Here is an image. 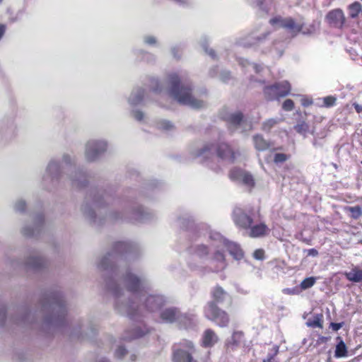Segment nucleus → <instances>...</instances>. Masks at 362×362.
Listing matches in <instances>:
<instances>
[{
	"instance_id": "obj_8",
	"label": "nucleus",
	"mask_w": 362,
	"mask_h": 362,
	"mask_svg": "<svg viewBox=\"0 0 362 362\" xmlns=\"http://www.w3.org/2000/svg\"><path fill=\"white\" fill-rule=\"evenodd\" d=\"M211 300L209 302H213L215 305L222 304L226 303L228 306L233 305L232 296L226 291L221 286L216 285L210 292Z\"/></svg>"
},
{
	"instance_id": "obj_5",
	"label": "nucleus",
	"mask_w": 362,
	"mask_h": 362,
	"mask_svg": "<svg viewBox=\"0 0 362 362\" xmlns=\"http://www.w3.org/2000/svg\"><path fill=\"white\" fill-rule=\"evenodd\" d=\"M179 345L182 348H173L172 356L173 362H197L192 356L195 349L192 341L184 340L182 342H180Z\"/></svg>"
},
{
	"instance_id": "obj_2",
	"label": "nucleus",
	"mask_w": 362,
	"mask_h": 362,
	"mask_svg": "<svg viewBox=\"0 0 362 362\" xmlns=\"http://www.w3.org/2000/svg\"><path fill=\"white\" fill-rule=\"evenodd\" d=\"M215 154L221 160L233 163L239 152L226 142L206 143L195 152V156L203 160L211 159Z\"/></svg>"
},
{
	"instance_id": "obj_61",
	"label": "nucleus",
	"mask_w": 362,
	"mask_h": 362,
	"mask_svg": "<svg viewBox=\"0 0 362 362\" xmlns=\"http://www.w3.org/2000/svg\"><path fill=\"white\" fill-rule=\"evenodd\" d=\"M4 0H0V4H1L3 2Z\"/></svg>"
},
{
	"instance_id": "obj_7",
	"label": "nucleus",
	"mask_w": 362,
	"mask_h": 362,
	"mask_svg": "<svg viewBox=\"0 0 362 362\" xmlns=\"http://www.w3.org/2000/svg\"><path fill=\"white\" fill-rule=\"evenodd\" d=\"M107 149V144L105 141H89L86 145V157L88 161L95 160L100 154Z\"/></svg>"
},
{
	"instance_id": "obj_57",
	"label": "nucleus",
	"mask_w": 362,
	"mask_h": 362,
	"mask_svg": "<svg viewBox=\"0 0 362 362\" xmlns=\"http://www.w3.org/2000/svg\"><path fill=\"white\" fill-rule=\"evenodd\" d=\"M136 314L132 312L128 313V315L130 317V318H133Z\"/></svg>"
},
{
	"instance_id": "obj_31",
	"label": "nucleus",
	"mask_w": 362,
	"mask_h": 362,
	"mask_svg": "<svg viewBox=\"0 0 362 362\" xmlns=\"http://www.w3.org/2000/svg\"><path fill=\"white\" fill-rule=\"evenodd\" d=\"M337 98L333 95H328L323 98V104L321 105L324 107H331L336 105Z\"/></svg>"
},
{
	"instance_id": "obj_12",
	"label": "nucleus",
	"mask_w": 362,
	"mask_h": 362,
	"mask_svg": "<svg viewBox=\"0 0 362 362\" xmlns=\"http://www.w3.org/2000/svg\"><path fill=\"white\" fill-rule=\"evenodd\" d=\"M249 236L252 238H262L267 235L270 231L268 226L264 222L257 224H251L249 228Z\"/></svg>"
},
{
	"instance_id": "obj_42",
	"label": "nucleus",
	"mask_w": 362,
	"mask_h": 362,
	"mask_svg": "<svg viewBox=\"0 0 362 362\" xmlns=\"http://www.w3.org/2000/svg\"><path fill=\"white\" fill-rule=\"evenodd\" d=\"M284 18H281V16H276L274 18H272L269 20V23L272 25H275L276 24H280L281 27H282V21Z\"/></svg>"
},
{
	"instance_id": "obj_36",
	"label": "nucleus",
	"mask_w": 362,
	"mask_h": 362,
	"mask_svg": "<svg viewBox=\"0 0 362 362\" xmlns=\"http://www.w3.org/2000/svg\"><path fill=\"white\" fill-rule=\"evenodd\" d=\"M151 88H152L153 91L155 93L160 92L163 89L159 81L155 78H153L151 80Z\"/></svg>"
},
{
	"instance_id": "obj_3",
	"label": "nucleus",
	"mask_w": 362,
	"mask_h": 362,
	"mask_svg": "<svg viewBox=\"0 0 362 362\" xmlns=\"http://www.w3.org/2000/svg\"><path fill=\"white\" fill-rule=\"evenodd\" d=\"M204 317L220 327H226L230 323V315L213 302H207L204 307Z\"/></svg>"
},
{
	"instance_id": "obj_17",
	"label": "nucleus",
	"mask_w": 362,
	"mask_h": 362,
	"mask_svg": "<svg viewBox=\"0 0 362 362\" xmlns=\"http://www.w3.org/2000/svg\"><path fill=\"white\" fill-rule=\"evenodd\" d=\"M344 275L349 281L358 283L362 282V269L358 266H354L350 272H344Z\"/></svg>"
},
{
	"instance_id": "obj_14",
	"label": "nucleus",
	"mask_w": 362,
	"mask_h": 362,
	"mask_svg": "<svg viewBox=\"0 0 362 362\" xmlns=\"http://www.w3.org/2000/svg\"><path fill=\"white\" fill-rule=\"evenodd\" d=\"M124 281L128 291L136 293L140 290L141 281L136 276L128 273L124 277Z\"/></svg>"
},
{
	"instance_id": "obj_59",
	"label": "nucleus",
	"mask_w": 362,
	"mask_h": 362,
	"mask_svg": "<svg viewBox=\"0 0 362 362\" xmlns=\"http://www.w3.org/2000/svg\"><path fill=\"white\" fill-rule=\"evenodd\" d=\"M2 313H3V317H4V318H5V316H6V315H5V310H4L2 311Z\"/></svg>"
},
{
	"instance_id": "obj_18",
	"label": "nucleus",
	"mask_w": 362,
	"mask_h": 362,
	"mask_svg": "<svg viewBox=\"0 0 362 362\" xmlns=\"http://www.w3.org/2000/svg\"><path fill=\"white\" fill-rule=\"evenodd\" d=\"M337 340L339 341L336 345L334 351V356L336 358H343L348 356L347 346L341 337H338Z\"/></svg>"
},
{
	"instance_id": "obj_9",
	"label": "nucleus",
	"mask_w": 362,
	"mask_h": 362,
	"mask_svg": "<svg viewBox=\"0 0 362 362\" xmlns=\"http://www.w3.org/2000/svg\"><path fill=\"white\" fill-rule=\"evenodd\" d=\"M325 18L329 25L337 28H341L346 21L344 12L340 8H335L329 11Z\"/></svg>"
},
{
	"instance_id": "obj_47",
	"label": "nucleus",
	"mask_w": 362,
	"mask_h": 362,
	"mask_svg": "<svg viewBox=\"0 0 362 362\" xmlns=\"http://www.w3.org/2000/svg\"><path fill=\"white\" fill-rule=\"evenodd\" d=\"M308 256L317 257L318 255V251L315 248H311L306 250Z\"/></svg>"
},
{
	"instance_id": "obj_35",
	"label": "nucleus",
	"mask_w": 362,
	"mask_h": 362,
	"mask_svg": "<svg viewBox=\"0 0 362 362\" xmlns=\"http://www.w3.org/2000/svg\"><path fill=\"white\" fill-rule=\"evenodd\" d=\"M294 102L291 99H286L282 104V108L285 111H291L294 109Z\"/></svg>"
},
{
	"instance_id": "obj_46",
	"label": "nucleus",
	"mask_w": 362,
	"mask_h": 362,
	"mask_svg": "<svg viewBox=\"0 0 362 362\" xmlns=\"http://www.w3.org/2000/svg\"><path fill=\"white\" fill-rule=\"evenodd\" d=\"M343 326V322L337 323V322H331L329 327L335 332L340 329Z\"/></svg>"
},
{
	"instance_id": "obj_50",
	"label": "nucleus",
	"mask_w": 362,
	"mask_h": 362,
	"mask_svg": "<svg viewBox=\"0 0 362 362\" xmlns=\"http://www.w3.org/2000/svg\"><path fill=\"white\" fill-rule=\"evenodd\" d=\"M6 32V25L4 24H0V40L4 36Z\"/></svg>"
},
{
	"instance_id": "obj_60",
	"label": "nucleus",
	"mask_w": 362,
	"mask_h": 362,
	"mask_svg": "<svg viewBox=\"0 0 362 362\" xmlns=\"http://www.w3.org/2000/svg\"><path fill=\"white\" fill-rule=\"evenodd\" d=\"M148 309L150 311H153V307H151V308H148Z\"/></svg>"
},
{
	"instance_id": "obj_4",
	"label": "nucleus",
	"mask_w": 362,
	"mask_h": 362,
	"mask_svg": "<svg viewBox=\"0 0 362 362\" xmlns=\"http://www.w3.org/2000/svg\"><path fill=\"white\" fill-rule=\"evenodd\" d=\"M262 91L267 101L278 100L290 94L291 86L288 81H282L265 86Z\"/></svg>"
},
{
	"instance_id": "obj_22",
	"label": "nucleus",
	"mask_w": 362,
	"mask_h": 362,
	"mask_svg": "<svg viewBox=\"0 0 362 362\" xmlns=\"http://www.w3.org/2000/svg\"><path fill=\"white\" fill-rule=\"evenodd\" d=\"M306 325L308 327L322 329L323 327V315L322 313L315 315L312 319H309L306 322Z\"/></svg>"
},
{
	"instance_id": "obj_20",
	"label": "nucleus",
	"mask_w": 362,
	"mask_h": 362,
	"mask_svg": "<svg viewBox=\"0 0 362 362\" xmlns=\"http://www.w3.org/2000/svg\"><path fill=\"white\" fill-rule=\"evenodd\" d=\"M212 261L217 262L218 265L214 269V272H218L219 270L223 269L226 266V258L224 254L221 251H216L211 259Z\"/></svg>"
},
{
	"instance_id": "obj_55",
	"label": "nucleus",
	"mask_w": 362,
	"mask_h": 362,
	"mask_svg": "<svg viewBox=\"0 0 362 362\" xmlns=\"http://www.w3.org/2000/svg\"><path fill=\"white\" fill-rule=\"evenodd\" d=\"M285 293L287 294H289V295H293L296 293L293 290L289 289V288L286 289Z\"/></svg>"
},
{
	"instance_id": "obj_38",
	"label": "nucleus",
	"mask_w": 362,
	"mask_h": 362,
	"mask_svg": "<svg viewBox=\"0 0 362 362\" xmlns=\"http://www.w3.org/2000/svg\"><path fill=\"white\" fill-rule=\"evenodd\" d=\"M144 97V90L143 89L138 90L137 95L132 98V102L135 104L139 103Z\"/></svg>"
},
{
	"instance_id": "obj_56",
	"label": "nucleus",
	"mask_w": 362,
	"mask_h": 362,
	"mask_svg": "<svg viewBox=\"0 0 362 362\" xmlns=\"http://www.w3.org/2000/svg\"><path fill=\"white\" fill-rule=\"evenodd\" d=\"M106 259H107V257H105L104 258H103V259L101 260V263H100L101 266L104 268H105Z\"/></svg>"
},
{
	"instance_id": "obj_62",
	"label": "nucleus",
	"mask_w": 362,
	"mask_h": 362,
	"mask_svg": "<svg viewBox=\"0 0 362 362\" xmlns=\"http://www.w3.org/2000/svg\"><path fill=\"white\" fill-rule=\"evenodd\" d=\"M361 163H362V161H361Z\"/></svg>"
},
{
	"instance_id": "obj_23",
	"label": "nucleus",
	"mask_w": 362,
	"mask_h": 362,
	"mask_svg": "<svg viewBox=\"0 0 362 362\" xmlns=\"http://www.w3.org/2000/svg\"><path fill=\"white\" fill-rule=\"evenodd\" d=\"M279 122L280 119L274 118H269L266 119L262 122L261 129L264 132H269L273 127L279 124Z\"/></svg>"
},
{
	"instance_id": "obj_30",
	"label": "nucleus",
	"mask_w": 362,
	"mask_h": 362,
	"mask_svg": "<svg viewBox=\"0 0 362 362\" xmlns=\"http://www.w3.org/2000/svg\"><path fill=\"white\" fill-rule=\"evenodd\" d=\"M316 282V279L313 276L308 277L303 279L300 284V288L301 290H306L308 288H311Z\"/></svg>"
},
{
	"instance_id": "obj_48",
	"label": "nucleus",
	"mask_w": 362,
	"mask_h": 362,
	"mask_svg": "<svg viewBox=\"0 0 362 362\" xmlns=\"http://www.w3.org/2000/svg\"><path fill=\"white\" fill-rule=\"evenodd\" d=\"M147 332H143V331H141L140 329L139 330H136L133 334V337L134 338H139V337H143L144 335L146 334Z\"/></svg>"
},
{
	"instance_id": "obj_25",
	"label": "nucleus",
	"mask_w": 362,
	"mask_h": 362,
	"mask_svg": "<svg viewBox=\"0 0 362 362\" xmlns=\"http://www.w3.org/2000/svg\"><path fill=\"white\" fill-rule=\"evenodd\" d=\"M131 245L127 242H117L113 245L115 252H127L130 250Z\"/></svg>"
},
{
	"instance_id": "obj_49",
	"label": "nucleus",
	"mask_w": 362,
	"mask_h": 362,
	"mask_svg": "<svg viewBox=\"0 0 362 362\" xmlns=\"http://www.w3.org/2000/svg\"><path fill=\"white\" fill-rule=\"evenodd\" d=\"M134 115V117L139 121H141L144 117L143 113L140 111H136Z\"/></svg>"
},
{
	"instance_id": "obj_29",
	"label": "nucleus",
	"mask_w": 362,
	"mask_h": 362,
	"mask_svg": "<svg viewBox=\"0 0 362 362\" xmlns=\"http://www.w3.org/2000/svg\"><path fill=\"white\" fill-rule=\"evenodd\" d=\"M194 253L199 257H204L209 254V250L205 245H199L194 248Z\"/></svg>"
},
{
	"instance_id": "obj_43",
	"label": "nucleus",
	"mask_w": 362,
	"mask_h": 362,
	"mask_svg": "<svg viewBox=\"0 0 362 362\" xmlns=\"http://www.w3.org/2000/svg\"><path fill=\"white\" fill-rule=\"evenodd\" d=\"M15 208L18 211H24L26 208V204L24 201H18L16 203Z\"/></svg>"
},
{
	"instance_id": "obj_16",
	"label": "nucleus",
	"mask_w": 362,
	"mask_h": 362,
	"mask_svg": "<svg viewBox=\"0 0 362 362\" xmlns=\"http://www.w3.org/2000/svg\"><path fill=\"white\" fill-rule=\"evenodd\" d=\"M243 119L244 116L241 112H237L223 117V119L228 122L229 128H238L243 122Z\"/></svg>"
},
{
	"instance_id": "obj_51",
	"label": "nucleus",
	"mask_w": 362,
	"mask_h": 362,
	"mask_svg": "<svg viewBox=\"0 0 362 362\" xmlns=\"http://www.w3.org/2000/svg\"><path fill=\"white\" fill-rule=\"evenodd\" d=\"M172 52H173V54L175 58H180V52L178 49L177 48H173L172 49Z\"/></svg>"
},
{
	"instance_id": "obj_41",
	"label": "nucleus",
	"mask_w": 362,
	"mask_h": 362,
	"mask_svg": "<svg viewBox=\"0 0 362 362\" xmlns=\"http://www.w3.org/2000/svg\"><path fill=\"white\" fill-rule=\"evenodd\" d=\"M43 259L41 257H35L33 261L29 262L33 267L37 268L42 266Z\"/></svg>"
},
{
	"instance_id": "obj_39",
	"label": "nucleus",
	"mask_w": 362,
	"mask_h": 362,
	"mask_svg": "<svg viewBox=\"0 0 362 362\" xmlns=\"http://www.w3.org/2000/svg\"><path fill=\"white\" fill-rule=\"evenodd\" d=\"M253 257L256 259L262 260L264 258V250L263 249H257L253 253Z\"/></svg>"
},
{
	"instance_id": "obj_19",
	"label": "nucleus",
	"mask_w": 362,
	"mask_h": 362,
	"mask_svg": "<svg viewBox=\"0 0 362 362\" xmlns=\"http://www.w3.org/2000/svg\"><path fill=\"white\" fill-rule=\"evenodd\" d=\"M244 341V332L243 331H234L232 334L230 340L227 346L233 347L239 346Z\"/></svg>"
},
{
	"instance_id": "obj_21",
	"label": "nucleus",
	"mask_w": 362,
	"mask_h": 362,
	"mask_svg": "<svg viewBox=\"0 0 362 362\" xmlns=\"http://www.w3.org/2000/svg\"><path fill=\"white\" fill-rule=\"evenodd\" d=\"M349 17L351 18H356L362 12V5L358 1H354L348 6Z\"/></svg>"
},
{
	"instance_id": "obj_26",
	"label": "nucleus",
	"mask_w": 362,
	"mask_h": 362,
	"mask_svg": "<svg viewBox=\"0 0 362 362\" xmlns=\"http://www.w3.org/2000/svg\"><path fill=\"white\" fill-rule=\"evenodd\" d=\"M245 171L239 168H232L228 174L229 178L233 181L240 180Z\"/></svg>"
},
{
	"instance_id": "obj_52",
	"label": "nucleus",
	"mask_w": 362,
	"mask_h": 362,
	"mask_svg": "<svg viewBox=\"0 0 362 362\" xmlns=\"http://www.w3.org/2000/svg\"><path fill=\"white\" fill-rule=\"evenodd\" d=\"M354 109L356 110V112L357 113H361L362 112V105L358 104V103H354Z\"/></svg>"
},
{
	"instance_id": "obj_1",
	"label": "nucleus",
	"mask_w": 362,
	"mask_h": 362,
	"mask_svg": "<svg viewBox=\"0 0 362 362\" xmlns=\"http://www.w3.org/2000/svg\"><path fill=\"white\" fill-rule=\"evenodd\" d=\"M166 86L169 95L182 105H187L193 108L199 109L204 107L202 100L192 95V88L190 83L182 81L176 73L167 76Z\"/></svg>"
},
{
	"instance_id": "obj_53",
	"label": "nucleus",
	"mask_w": 362,
	"mask_h": 362,
	"mask_svg": "<svg viewBox=\"0 0 362 362\" xmlns=\"http://www.w3.org/2000/svg\"><path fill=\"white\" fill-rule=\"evenodd\" d=\"M156 301V298L155 296H149L146 300L147 303H154Z\"/></svg>"
},
{
	"instance_id": "obj_45",
	"label": "nucleus",
	"mask_w": 362,
	"mask_h": 362,
	"mask_svg": "<svg viewBox=\"0 0 362 362\" xmlns=\"http://www.w3.org/2000/svg\"><path fill=\"white\" fill-rule=\"evenodd\" d=\"M144 42L148 45H153L156 43V39L153 36H146L144 38Z\"/></svg>"
},
{
	"instance_id": "obj_33",
	"label": "nucleus",
	"mask_w": 362,
	"mask_h": 362,
	"mask_svg": "<svg viewBox=\"0 0 362 362\" xmlns=\"http://www.w3.org/2000/svg\"><path fill=\"white\" fill-rule=\"evenodd\" d=\"M279 346H274L272 349V353L268 354L267 358L264 359L262 362H279L275 358L279 354Z\"/></svg>"
},
{
	"instance_id": "obj_11",
	"label": "nucleus",
	"mask_w": 362,
	"mask_h": 362,
	"mask_svg": "<svg viewBox=\"0 0 362 362\" xmlns=\"http://www.w3.org/2000/svg\"><path fill=\"white\" fill-rule=\"evenodd\" d=\"M160 318L163 321L168 323L175 322H181L187 318L186 315L180 313V310L175 308H169L163 310L160 313Z\"/></svg>"
},
{
	"instance_id": "obj_44",
	"label": "nucleus",
	"mask_w": 362,
	"mask_h": 362,
	"mask_svg": "<svg viewBox=\"0 0 362 362\" xmlns=\"http://www.w3.org/2000/svg\"><path fill=\"white\" fill-rule=\"evenodd\" d=\"M313 101L311 98L308 97H304L301 99V105L303 107H308L313 104Z\"/></svg>"
},
{
	"instance_id": "obj_6",
	"label": "nucleus",
	"mask_w": 362,
	"mask_h": 362,
	"mask_svg": "<svg viewBox=\"0 0 362 362\" xmlns=\"http://www.w3.org/2000/svg\"><path fill=\"white\" fill-rule=\"evenodd\" d=\"M233 220L236 226L247 230L255 221V214L252 209L248 210L236 207L233 211Z\"/></svg>"
},
{
	"instance_id": "obj_15",
	"label": "nucleus",
	"mask_w": 362,
	"mask_h": 362,
	"mask_svg": "<svg viewBox=\"0 0 362 362\" xmlns=\"http://www.w3.org/2000/svg\"><path fill=\"white\" fill-rule=\"evenodd\" d=\"M282 28L296 35L302 30L303 25L297 23L292 18H285L282 21Z\"/></svg>"
},
{
	"instance_id": "obj_27",
	"label": "nucleus",
	"mask_w": 362,
	"mask_h": 362,
	"mask_svg": "<svg viewBox=\"0 0 362 362\" xmlns=\"http://www.w3.org/2000/svg\"><path fill=\"white\" fill-rule=\"evenodd\" d=\"M257 6L262 11L268 13L274 4V0H255Z\"/></svg>"
},
{
	"instance_id": "obj_34",
	"label": "nucleus",
	"mask_w": 362,
	"mask_h": 362,
	"mask_svg": "<svg viewBox=\"0 0 362 362\" xmlns=\"http://www.w3.org/2000/svg\"><path fill=\"white\" fill-rule=\"evenodd\" d=\"M289 158V156L282 153H278L274 155V162L275 163H281L285 161H286Z\"/></svg>"
},
{
	"instance_id": "obj_58",
	"label": "nucleus",
	"mask_w": 362,
	"mask_h": 362,
	"mask_svg": "<svg viewBox=\"0 0 362 362\" xmlns=\"http://www.w3.org/2000/svg\"><path fill=\"white\" fill-rule=\"evenodd\" d=\"M210 55H211L213 57H215V53L214 51H211L210 53H209Z\"/></svg>"
},
{
	"instance_id": "obj_37",
	"label": "nucleus",
	"mask_w": 362,
	"mask_h": 362,
	"mask_svg": "<svg viewBox=\"0 0 362 362\" xmlns=\"http://www.w3.org/2000/svg\"><path fill=\"white\" fill-rule=\"evenodd\" d=\"M295 129L298 133L306 132L308 130V125L305 122H303L300 124H298L295 127Z\"/></svg>"
},
{
	"instance_id": "obj_24",
	"label": "nucleus",
	"mask_w": 362,
	"mask_h": 362,
	"mask_svg": "<svg viewBox=\"0 0 362 362\" xmlns=\"http://www.w3.org/2000/svg\"><path fill=\"white\" fill-rule=\"evenodd\" d=\"M228 250L231 255L236 259H240L243 257L244 253L242 249L235 244H230L228 245Z\"/></svg>"
},
{
	"instance_id": "obj_40",
	"label": "nucleus",
	"mask_w": 362,
	"mask_h": 362,
	"mask_svg": "<svg viewBox=\"0 0 362 362\" xmlns=\"http://www.w3.org/2000/svg\"><path fill=\"white\" fill-rule=\"evenodd\" d=\"M127 351L126 349L124 346H119L117 349L115 351V356L122 358L123 356H124L127 354Z\"/></svg>"
},
{
	"instance_id": "obj_13",
	"label": "nucleus",
	"mask_w": 362,
	"mask_h": 362,
	"mask_svg": "<svg viewBox=\"0 0 362 362\" xmlns=\"http://www.w3.org/2000/svg\"><path fill=\"white\" fill-rule=\"evenodd\" d=\"M218 341L216 332L211 329H206L202 337V346L204 348L212 347Z\"/></svg>"
},
{
	"instance_id": "obj_28",
	"label": "nucleus",
	"mask_w": 362,
	"mask_h": 362,
	"mask_svg": "<svg viewBox=\"0 0 362 362\" xmlns=\"http://www.w3.org/2000/svg\"><path fill=\"white\" fill-rule=\"evenodd\" d=\"M346 211L350 212V216L354 219H358L362 216V209L360 206H348Z\"/></svg>"
},
{
	"instance_id": "obj_32",
	"label": "nucleus",
	"mask_w": 362,
	"mask_h": 362,
	"mask_svg": "<svg viewBox=\"0 0 362 362\" xmlns=\"http://www.w3.org/2000/svg\"><path fill=\"white\" fill-rule=\"evenodd\" d=\"M242 182L246 185L253 187L255 185V181L251 174L245 172L240 180Z\"/></svg>"
},
{
	"instance_id": "obj_10",
	"label": "nucleus",
	"mask_w": 362,
	"mask_h": 362,
	"mask_svg": "<svg viewBox=\"0 0 362 362\" xmlns=\"http://www.w3.org/2000/svg\"><path fill=\"white\" fill-rule=\"evenodd\" d=\"M252 141L255 148L259 152L267 151H274L279 149V148L274 147V141L266 139L264 136L260 134H255L252 136Z\"/></svg>"
},
{
	"instance_id": "obj_54",
	"label": "nucleus",
	"mask_w": 362,
	"mask_h": 362,
	"mask_svg": "<svg viewBox=\"0 0 362 362\" xmlns=\"http://www.w3.org/2000/svg\"><path fill=\"white\" fill-rule=\"evenodd\" d=\"M164 124L165 125L163 126V128L165 129H169L173 127V125L169 122H164Z\"/></svg>"
}]
</instances>
